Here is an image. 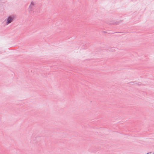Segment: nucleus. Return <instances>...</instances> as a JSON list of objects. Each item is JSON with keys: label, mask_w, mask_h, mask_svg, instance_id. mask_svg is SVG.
<instances>
[{"label": "nucleus", "mask_w": 154, "mask_h": 154, "mask_svg": "<svg viewBox=\"0 0 154 154\" xmlns=\"http://www.w3.org/2000/svg\"><path fill=\"white\" fill-rule=\"evenodd\" d=\"M13 18H14L13 17H9L7 19V24H8L9 23H11L13 19Z\"/></svg>", "instance_id": "f257e3e1"}]
</instances>
